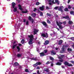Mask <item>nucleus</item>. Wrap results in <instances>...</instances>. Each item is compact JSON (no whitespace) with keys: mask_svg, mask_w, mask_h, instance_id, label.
<instances>
[{"mask_svg":"<svg viewBox=\"0 0 74 74\" xmlns=\"http://www.w3.org/2000/svg\"><path fill=\"white\" fill-rule=\"evenodd\" d=\"M47 16H51V14H49V13H47Z\"/></svg>","mask_w":74,"mask_h":74,"instance_id":"nucleus-49","label":"nucleus"},{"mask_svg":"<svg viewBox=\"0 0 74 74\" xmlns=\"http://www.w3.org/2000/svg\"><path fill=\"white\" fill-rule=\"evenodd\" d=\"M32 60H37V58H33L31 59Z\"/></svg>","mask_w":74,"mask_h":74,"instance_id":"nucleus-26","label":"nucleus"},{"mask_svg":"<svg viewBox=\"0 0 74 74\" xmlns=\"http://www.w3.org/2000/svg\"><path fill=\"white\" fill-rule=\"evenodd\" d=\"M71 39L72 40H74V37L71 38Z\"/></svg>","mask_w":74,"mask_h":74,"instance_id":"nucleus-50","label":"nucleus"},{"mask_svg":"<svg viewBox=\"0 0 74 74\" xmlns=\"http://www.w3.org/2000/svg\"><path fill=\"white\" fill-rule=\"evenodd\" d=\"M63 9H64V7L63 6L59 7H58V11L63 12Z\"/></svg>","mask_w":74,"mask_h":74,"instance_id":"nucleus-4","label":"nucleus"},{"mask_svg":"<svg viewBox=\"0 0 74 74\" xmlns=\"http://www.w3.org/2000/svg\"><path fill=\"white\" fill-rule=\"evenodd\" d=\"M73 23V22L71 21H69V24H71Z\"/></svg>","mask_w":74,"mask_h":74,"instance_id":"nucleus-35","label":"nucleus"},{"mask_svg":"<svg viewBox=\"0 0 74 74\" xmlns=\"http://www.w3.org/2000/svg\"><path fill=\"white\" fill-rule=\"evenodd\" d=\"M50 60H52L53 61L54 60V58L51 57H50Z\"/></svg>","mask_w":74,"mask_h":74,"instance_id":"nucleus-25","label":"nucleus"},{"mask_svg":"<svg viewBox=\"0 0 74 74\" xmlns=\"http://www.w3.org/2000/svg\"><path fill=\"white\" fill-rule=\"evenodd\" d=\"M40 54V56H44V53L43 52L41 53Z\"/></svg>","mask_w":74,"mask_h":74,"instance_id":"nucleus-22","label":"nucleus"},{"mask_svg":"<svg viewBox=\"0 0 74 74\" xmlns=\"http://www.w3.org/2000/svg\"><path fill=\"white\" fill-rule=\"evenodd\" d=\"M56 51H59L60 50V49L59 48H56Z\"/></svg>","mask_w":74,"mask_h":74,"instance_id":"nucleus-34","label":"nucleus"},{"mask_svg":"<svg viewBox=\"0 0 74 74\" xmlns=\"http://www.w3.org/2000/svg\"><path fill=\"white\" fill-rule=\"evenodd\" d=\"M15 42H16V41H14V42L13 43V45H14L13 46L12 48L13 49H14L16 47V46H17V44H16L15 45H14L15 44Z\"/></svg>","mask_w":74,"mask_h":74,"instance_id":"nucleus-7","label":"nucleus"},{"mask_svg":"<svg viewBox=\"0 0 74 74\" xmlns=\"http://www.w3.org/2000/svg\"><path fill=\"white\" fill-rule=\"evenodd\" d=\"M56 64V65H59L60 66V65L62 64V63L60 62H58Z\"/></svg>","mask_w":74,"mask_h":74,"instance_id":"nucleus-21","label":"nucleus"},{"mask_svg":"<svg viewBox=\"0 0 74 74\" xmlns=\"http://www.w3.org/2000/svg\"><path fill=\"white\" fill-rule=\"evenodd\" d=\"M14 65L15 66H18L19 65V64L17 62H15L14 63Z\"/></svg>","mask_w":74,"mask_h":74,"instance_id":"nucleus-29","label":"nucleus"},{"mask_svg":"<svg viewBox=\"0 0 74 74\" xmlns=\"http://www.w3.org/2000/svg\"><path fill=\"white\" fill-rule=\"evenodd\" d=\"M45 7L44 5L42 6V7H40L39 8L41 11H43Z\"/></svg>","mask_w":74,"mask_h":74,"instance_id":"nucleus-9","label":"nucleus"},{"mask_svg":"<svg viewBox=\"0 0 74 74\" xmlns=\"http://www.w3.org/2000/svg\"><path fill=\"white\" fill-rule=\"evenodd\" d=\"M69 19V16H66L65 17L64 16H63V17H62V19Z\"/></svg>","mask_w":74,"mask_h":74,"instance_id":"nucleus-8","label":"nucleus"},{"mask_svg":"<svg viewBox=\"0 0 74 74\" xmlns=\"http://www.w3.org/2000/svg\"><path fill=\"white\" fill-rule=\"evenodd\" d=\"M51 66H53V63H52L51 64Z\"/></svg>","mask_w":74,"mask_h":74,"instance_id":"nucleus-54","label":"nucleus"},{"mask_svg":"<svg viewBox=\"0 0 74 74\" xmlns=\"http://www.w3.org/2000/svg\"><path fill=\"white\" fill-rule=\"evenodd\" d=\"M68 8H69V9H71V6L70 5H69L68 6Z\"/></svg>","mask_w":74,"mask_h":74,"instance_id":"nucleus-43","label":"nucleus"},{"mask_svg":"<svg viewBox=\"0 0 74 74\" xmlns=\"http://www.w3.org/2000/svg\"><path fill=\"white\" fill-rule=\"evenodd\" d=\"M42 24L44 25V26H47V24L45 23V22H42Z\"/></svg>","mask_w":74,"mask_h":74,"instance_id":"nucleus-13","label":"nucleus"},{"mask_svg":"<svg viewBox=\"0 0 74 74\" xmlns=\"http://www.w3.org/2000/svg\"><path fill=\"white\" fill-rule=\"evenodd\" d=\"M59 9V6H57L54 9L56 10Z\"/></svg>","mask_w":74,"mask_h":74,"instance_id":"nucleus-30","label":"nucleus"},{"mask_svg":"<svg viewBox=\"0 0 74 74\" xmlns=\"http://www.w3.org/2000/svg\"><path fill=\"white\" fill-rule=\"evenodd\" d=\"M52 3L53 4H55V2H54V0L52 1Z\"/></svg>","mask_w":74,"mask_h":74,"instance_id":"nucleus-48","label":"nucleus"},{"mask_svg":"<svg viewBox=\"0 0 74 74\" xmlns=\"http://www.w3.org/2000/svg\"><path fill=\"white\" fill-rule=\"evenodd\" d=\"M60 32L61 33H63V32L62 31H60Z\"/></svg>","mask_w":74,"mask_h":74,"instance_id":"nucleus-61","label":"nucleus"},{"mask_svg":"<svg viewBox=\"0 0 74 74\" xmlns=\"http://www.w3.org/2000/svg\"><path fill=\"white\" fill-rule=\"evenodd\" d=\"M21 42L22 44H23L24 43V40H21Z\"/></svg>","mask_w":74,"mask_h":74,"instance_id":"nucleus-42","label":"nucleus"},{"mask_svg":"<svg viewBox=\"0 0 74 74\" xmlns=\"http://www.w3.org/2000/svg\"><path fill=\"white\" fill-rule=\"evenodd\" d=\"M26 24L27 25L29 24V21H27Z\"/></svg>","mask_w":74,"mask_h":74,"instance_id":"nucleus-51","label":"nucleus"},{"mask_svg":"<svg viewBox=\"0 0 74 74\" xmlns=\"http://www.w3.org/2000/svg\"><path fill=\"white\" fill-rule=\"evenodd\" d=\"M56 23L58 26L59 27V28H60V29H62L63 27H62V25H62V22L60 21H59V22H58V21H57Z\"/></svg>","mask_w":74,"mask_h":74,"instance_id":"nucleus-3","label":"nucleus"},{"mask_svg":"<svg viewBox=\"0 0 74 74\" xmlns=\"http://www.w3.org/2000/svg\"><path fill=\"white\" fill-rule=\"evenodd\" d=\"M29 19L30 21H32V23H33V19H32V17H31L30 16H29Z\"/></svg>","mask_w":74,"mask_h":74,"instance_id":"nucleus-10","label":"nucleus"},{"mask_svg":"<svg viewBox=\"0 0 74 74\" xmlns=\"http://www.w3.org/2000/svg\"><path fill=\"white\" fill-rule=\"evenodd\" d=\"M28 37L30 38L29 41V44H33V35H29Z\"/></svg>","mask_w":74,"mask_h":74,"instance_id":"nucleus-1","label":"nucleus"},{"mask_svg":"<svg viewBox=\"0 0 74 74\" xmlns=\"http://www.w3.org/2000/svg\"><path fill=\"white\" fill-rule=\"evenodd\" d=\"M25 71L26 72H29V70H28V69H26L25 70Z\"/></svg>","mask_w":74,"mask_h":74,"instance_id":"nucleus-38","label":"nucleus"},{"mask_svg":"<svg viewBox=\"0 0 74 74\" xmlns=\"http://www.w3.org/2000/svg\"><path fill=\"white\" fill-rule=\"evenodd\" d=\"M47 22L48 23H51V22H50L49 20H47Z\"/></svg>","mask_w":74,"mask_h":74,"instance_id":"nucleus-41","label":"nucleus"},{"mask_svg":"<svg viewBox=\"0 0 74 74\" xmlns=\"http://www.w3.org/2000/svg\"><path fill=\"white\" fill-rule=\"evenodd\" d=\"M37 63L38 65H40L41 64V63L40 62H37Z\"/></svg>","mask_w":74,"mask_h":74,"instance_id":"nucleus-37","label":"nucleus"},{"mask_svg":"<svg viewBox=\"0 0 74 74\" xmlns=\"http://www.w3.org/2000/svg\"><path fill=\"white\" fill-rule=\"evenodd\" d=\"M36 10H37V9H36V8H34V11H36Z\"/></svg>","mask_w":74,"mask_h":74,"instance_id":"nucleus-52","label":"nucleus"},{"mask_svg":"<svg viewBox=\"0 0 74 74\" xmlns=\"http://www.w3.org/2000/svg\"><path fill=\"white\" fill-rule=\"evenodd\" d=\"M45 71L47 72H49V69H47L46 70H45Z\"/></svg>","mask_w":74,"mask_h":74,"instance_id":"nucleus-39","label":"nucleus"},{"mask_svg":"<svg viewBox=\"0 0 74 74\" xmlns=\"http://www.w3.org/2000/svg\"><path fill=\"white\" fill-rule=\"evenodd\" d=\"M36 4L37 5H38L40 4V3L37 2L36 3Z\"/></svg>","mask_w":74,"mask_h":74,"instance_id":"nucleus-40","label":"nucleus"},{"mask_svg":"<svg viewBox=\"0 0 74 74\" xmlns=\"http://www.w3.org/2000/svg\"><path fill=\"white\" fill-rule=\"evenodd\" d=\"M37 73L38 74H39V71H37Z\"/></svg>","mask_w":74,"mask_h":74,"instance_id":"nucleus-56","label":"nucleus"},{"mask_svg":"<svg viewBox=\"0 0 74 74\" xmlns=\"http://www.w3.org/2000/svg\"><path fill=\"white\" fill-rule=\"evenodd\" d=\"M40 16H42L43 15V13L42 12L40 13Z\"/></svg>","mask_w":74,"mask_h":74,"instance_id":"nucleus-45","label":"nucleus"},{"mask_svg":"<svg viewBox=\"0 0 74 74\" xmlns=\"http://www.w3.org/2000/svg\"><path fill=\"white\" fill-rule=\"evenodd\" d=\"M59 61H60V62H63V60H59Z\"/></svg>","mask_w":74,"mask_h":74,"instance_id":"nucleus-46","label":"nucleus"},{"mask_svg":"<svg viewBox=\"0 0 74 74\" xmlns=\"http://www.w3.org/2000/svg\"><path fill=\"white\" fill-rule=\"evenodd\" d=\"M63 24H66V22H63Z\"/></svg>","mask_w":74,"mask_h":74,"instance_id":"nucleus-63","label":"nucleus"},{"mask_svg":"<svg viewBox=\"0 0 74 74\" xmlns=\"http://www.w3.org/2000/svg\"><path fill=\"white\" fill-rule=\"evenodd\" d=\"M12 5L13 6V8H14V7H15V5H16V4L15 3L13 2L12 3Z\"/></svg>","mask_w":74,"mask_h":74,"instance_id":"nucleus-20","label":"nucleus"},{"mask_svg":"<svg viewBox=\"0 0 74 74\" xmlns=\"http://www.w3.org/2000/svg\"><path fill=\"white\" fill-rule=\"evenodd\" d=\"M17 49H18V51H20V48H19V47L18 46H17Z\"/></svg>","mask_w":74,"mask_h":74,"instance_id":"nucleus-36","label":"nucleus"},{"mask_svg":"<svg viewBox=\"0 0 74 74\" xmlns=\"http://www.w3.org/2000/svg\"><path fill=\"white\" fill-rule=\"evenodd\" d=\"M40 69V68L39 66H38L36 68V69Z\"/></svg>","mask_w":74,"mask_h":74,"instance_id":"nucleus-53","label":"nucleus"},{"mask_svg":"<svg viewBox=\"0 0 74 74\" xmlns=\"http://www.w3.org/2000/svg\"><path fill=\"white\" fill-rule=\"evenodd\" d=\"M68 51L69 52H71V49H70V48H68Z\"/></svg>","mask_w":74,"mask_h":74,"instance_id":"nucleus-31","label":"nucleus"},{"mask_svg":"<svg viewBox=\"0 0 74 74\" xmlns=\"http://www.w3.org/2000/svg\"><path fill=\"white\" fill-rule=\"evenodd\" d=\"M17 56L18 58H20V57H21L22 56V54H18L17 55Z\"/></svg>","mask_w":74,"mask_h":74,"instance_id":"nucleus-19","label":"nucleus"},{"mask_svg":"<svg viewBox=\"0 0 74 74\" xmlns=\"http://www.w3.org/2000/svg\"><path fill=\"white\" fill-rule=\"evenodd\" d=\"M72 47H73V48L74 49V45H72Z\"/></svg>","mask_w":74,"mask_h":74,"instance_id":"nucleus-62","label":"nucleus"},{"mask_svg":"<svg viewBox=\"0 0 74 74\" xmlns=\"http://www.w3.org/2000/svg\"><path fill=\"white\" fill-rule=\"evenodd\" d=\"M42 36V37H46V38H47L48 37V34L47 33H46V34H41Z\"/></svg>","mask_w":74,"mask_h":74,"instance_id":"nucleus-5","label":"nucleus"},{"mask_svg":"<svg viewBox=\"0 0 74 74\" xmlns=\"http://www.w3.org/2000/svg\"><path fill=\"white\" fill-rule=\"evenodd\" d=\"M49 44V41L47 40L45 41V42L44 43V45H47V44Z\"/></svg>","mask_w":74,"mask_h":74,"instance_id":"nucleus-12","label":"nucleus"},{"mask_svg":"<svg viewBox=\"0 0 74 74\" xmlns=\"http://www.w3.org/2000/svg\"><path fill=\"white\" fill-rule=\"evenodd\" d=\"M44 52L45 53H47V50H44Z\"/></svg>","mask_w":74,"mask_h":74,"instance_id":"nucleus-47","label":"nucleus"},{"mask_svg":"<svg viewBox=\"0 0 74 74\" xmlns=\"http://www.w3.org/2000/svg\"><path fill=\"white\" fill-rule=\"evenodd\" d=\"M18 7H19V9L21 10V11H22L23 10V9L21 7V5H18Z\"/></svg>","mask_w":74,"mask_h":74,"instance_id":"nucleus-16","label":"nucleus"},{"mask_svg":"<svg viewBox=\"0 0 74 74\" xmlns=\"http://www.w3.org/2000/svg\"><path fill=\"white\" fill-rule=\"evenodd\" d=\"M51 54L53 55H55L56 54V52H55L54 51H51Z\"/></svg>","mask_w":74,"mask_h":74,"instance_id":"nucleus-15","label":"nucleus"},{"mask_svg":"<svg viewBox=\"0 0 74 74\" xmlns=\"http://www.w3.org/2000/svg\"><path fill=\"white\" fill-rule=\"evenodd\" d=\"M46 9H49V7H48V6H46Z\"/></svg>","mask_w":74,"mask_h":74,"instance_id":"nucleus-60","label":"nucleus"},{"mask_svg":"<svg viewBox=\"0 0 74 74\" xmlns=\"http://www.w3.org/2000/svg\"><path fill=\"white\" fill-rule=\"evenodd\" d=\"M70 14H71L73 15V14H74V12H73V11H71L70 12Z\"/></svg>","mask_w":74,"mask_h":74,"instance_id":"nucleus-44","label":"nucleus"},{"mask_svg":"<svg viewBox=\"0 0 74 74\" xmlns=\"http://www.w3.org/2000/svg\"><path fill=\"white\" fill-rule=\"evenodd\" d=\"M23 21H23L24 22H26V19H24L23 20Z\"/></svg>","mask_w":74,"mask_h":74,"instance_id":"nucleus-59","label":"nucleus"},{"mask_svg":"<svg viewBox=\"0 0 74 74\" xmlns=\"http://www.w3.org/2000/svg\"><path fill=\"white\" fill-rule=\"evenodd\" d=\"M51 0H48V1L49 2H51Z\"/></svg>","mask_w":74,"mask_h":74,"instance_id":"nucleus-58","label":"nucleus"},{"mask_svg":"<svg viewBox=\"0 0 74 74\" xmlns=\"http://www.w3.org/2000/svg\"><path fill=\"white\" fill-rule=\"evenodd\" d=\"M37 66H38V64H37V63H36V64L34 65L33 66L34 67H36Z\"/></svg>","mask_w":74,"mask_h":74,"instance_id":"nucleus-33","label":"nucleus"},{"mask_svg":"<svg viewBox=\"0 0 74 74\" xmlns=\"http://www.w3.org/2000/svg\"><path fill=\"white\" fill-rule=\"evenodd\" d=\"M64 64L65 65H67L68 66H73V65L71 64H69L67 62H64Z\"/></svg>","mask_w":74,"mask_h":74,"instance_id":"nucleus-6","label":"nucleus"},{"mask_svg":"<svg viewBox=\"0 0 74 74\" xmlns=\"http://www.w3.org/2000/svg\"><path fill=\"white\" fill-rule=\"evenodd\" d=\"M13 8H14V12H16L17 11V8L16 7H15L14 8V7Z\"/></svg>","mask_w":74,"mask_h":74,"instance_id":"nucleus-17","label":"nucleus"},{"mask_svg":"<svg viewBox=\"0 0 74 74\" xmlns=\"http://www.w3.org/2000/svg\"><path fill=\"white\" fill-rule=\"evenodd\" d=\"M51 63V62L48 61L46 63V64H50Z\"/></svg>","mask_w":74,"mask_h":74,"instance_id":"nucleus-28","label":"nucleus"},{"mask_svg":"<svg viewBox=\"0 0 74 74\" xmlns=\"http://www.w3.org/2000/svg\"><path fill=\"white\" fill-rule=\"evenodd\" d=\"M64 11H68L69 10H68V8H66L64 9Z\"/></svg>","mask_w":74,"mask_h":74,"instance_id":"nucleus-32","label":"nucleus"},{"mask_svg":"<svg viewBox=\"0 0 74 74\" xmlns=\"http://www.w3.org/2000/svg\"><path fill=\"white\" fill-rule=\"evenodd\" d=\"M62 42H63V40H60L59 41V44H61Z\"/></svg>","mask_w":74,"mask_h":74,"instance_id":"nucleus-24","label":"nucleus"},{"mask_svg":"<svg viewBox=\"0 0 74 74\" xmlns=\"http://www.w3.org/2000/svg\"><path fill=\"white\" fill-rule=\"evenodd\" d=\"M68 47V46H65L64 45L63 46V47L62 48V51H60V53H63L64 52H66V48H67V47Z\"/></svg>","mask_w":74,"mask_h":74,"instance_id":"nucleus-2","label":"nucleus"},{"mask_svg":"<svg viewBox=\"0 0 74 74\" xmlns=\"http://www.w3.org/2000/svg\"><path fill=\"white\" fill-rule=\"evenodd\" d=\"M70 0H69L68 1V3H70Z\"/></svg>","mask_w":74,"mask_h":74,"instance_id":"nucleus-57","label":"nucleus"},{"mask_svg":"<svg viewBox=\"0 0 74 74\" xmlns=\"http://www.w3.org/2000/svg\"><path fill=\"white\" fill-rule=\"evenodd\" d=\"M49 5H51V4H52V3L50 2L49 3Z\"/></svg>","mask_w":74,"mask_h":74,"instance_id":"nucleus-55","label":"nucleus"},{"mask_svg":"<svg viewBox=\"0 0 74 74\" xmlns=\"http://www.w3.org/2000/svg\"><path fill=\"white\" fill-rule=\"evenodd\" d=\"M55 2L56 3H57L58 5L59 4V2L58 1V0H55Z\"/></svg>","mask_w":74,"mask_h":74,"instance_id":"nucleus-23","label":"nucleus"},{"mask_svg":"<svg viewBox=\"0 0 74 74\" xmlns=\"http://www.w3.org/2000/svg\"><path fill=\"white\" fill-rule=\"evenodd\" d=\"M38 30H37L36 29H34V34H37V33L38 32Z\"/></svg>","mask_w":74,"mask_h":74,"instance_id":"nucleus-14","label":"nucleus"},{"mask_svg":"<svg viewBox=\"0 0 74 74\" xmlns=\"http://www.w3.org/2000/svg\"><path fill=\"white\" fill-rule=\"evenodd\" d=\"M63 56H64L63 55H60L59 56H58V59H62L63 58Z\"/></svg>","mask_w":74,"mask_h":74,"instance_id":"nucleus-11","label":"nucleus"},{"mask_svg":"<svg viewBox=\"0 0 74 74\" xmlns=\"http://www.w3.org/2000/svg\"><path fill=\"white\" fill-rule=\"evenodd\" d=\"M36 14L35 13H32V16L33 17H35V16H36Z\"/></svg>","mask_w":74,"mask_h":74,"instance_id":"nucleus-18","label":"nucleus"},{"mask_svg":"<svg viewBox=\"0 0 74 74\" xmlns=\"http://www.w3.org/2000/svg\"><path fill=\"white\" fill-rule=\"evenodd\" d=\"M22 12L23 13H27V10H26L25 11H22Z\"/></svg>","mask_w":74,"mask_h":74,"instance_id":"nucleus-27","label":"nucleus"},{"mask_svg":"<svg viewBox=\"0 0 74 74\" xmlns=\"http://www.w3.org/2000/svg\"><path fill=\"white\" fill-rule=\"evenodd\" d=\"M56 29H58V30L59 31V29H58V28H56Z\"/></svg>","mask_w":74,"mask_h":74,"instance_id":"nucleus-64","label":"nucleus"}]
</instances>
